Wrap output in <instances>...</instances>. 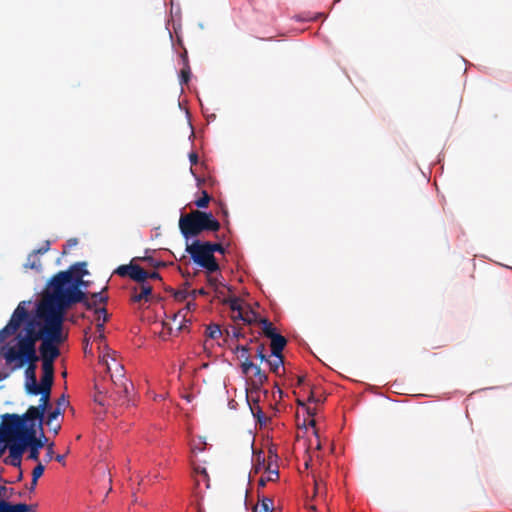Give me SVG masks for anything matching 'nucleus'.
<instances>
[{
    "instance_id": "nucleus-6",
    "label": "nucleus",
    "mask_w": 512,
    "mask_h": 512,
    "mask_svg": "<svg viewBox=\"0 0 512 512\" xmlns=\"http://www.w3.org/2000/svg\"><path fill=\"white\" fill-rule=\"evenodd\" d=\"M26 304L27 302L25 301L20 302L12 313L6 326L0 330V344L9 336L16 334L22 325H26V321H28L29 318V312L26 308Z\"/></svg>"
},
{
    "instance_id": "nucleus-46",
    "label": "nucleus",
    "mask_w": 512,
    "mask_h": 512,
    "mask_svg": "<svg viewBox=\"0 0 512 512\" xmlns=\"http://www.w3.org/2000/svg\"><path fill=\"white\" fill-rule=\"evenodd\" d=\"M50 248V242L47 241L46 245L40 249L34 250L32 253L35 255L46 253Z\"/></svg>"
},
{
    "instance_id": "nucleus-9",
    "label": "nucleus",
    "mask_w": 512,
    "mask_h": 512,
    "mask_svg": "<svg viewBox=\"0 0 512 512\" xmlns=\"http://www.w3.org/2000/svg\"><path fill=\"white\" fill-rule=\"evenodd\" d=\"M241 370L245 375H248L250 371H253L252 385L255 389H260V387L268 380L267 374L252 361L242 362Z\"/></svg>"
},
{
    "instance_id": "nucleus-18",
    "label": "nucleus",
    "mask_w": 512,
    "mask_h": 512,
    "mask_svg": "<svg viewBox=\"0 0 512 512\" xmlns=\"http://www.w3.org/2000/svg\"><path fill=\"white\" fill-rule=\"evenodd\" d=\"M86 262H77L73 265H71L67 270L64 272H69L70 280H75L81 275V277H84L88 274V271L85 269Z\"/></svg>"
},
{
    "instance_id": "nucleus-13",
    "label": "nucleus",
    "mask_w": 512,
    "mask_h": 512,
    "mask_svg": "<svg viewBox=\"0 0 512 512\" xmlns=\"http://www.w3.org/2000/svg\"><path fill=\"white\" fill-rule=\"evenodd\" d=\"M9 453L12 458V463L14 465H19L21 462L22 455L26 450L27 446L24 445L19 440L9 441Z\"/></svg>"
},
{
    "instance_id": "nucleus-34",
    "label": "nucleus",
    "mask_w": 512,
    "mask_h": 512,
    "mask_svg": "<svg viewBox=\"0 0 512 512\" xmlns=\"http://www.w3.org/2000/svg\"><path fill=\"white\" fill-rule=\"evenodd\" d=\"M44 470V465L38 461V464L34 467L32 471V478L34 479V481H38V479L43 475Z\"/></svg>"
},
{
    "instance_id": "nucleus-25",
    "label": "nucleus",
    "mask_w": 512,
    "mask_h": 512,
    "mask_svg": "<svg viewBox=\"0 0 512 512\" xmlns=\"http://www.w3.org/2000/svg\"><path fill=\"white\" fill-rule=\"evenodd\" d=\"M137 260H141V261L147 262V264L149 266L153 267V268H159V267H164L165 266L164 262L158 261V260L154 259L151 256L136 257V258H133L130 263H134Z\"/></svg>"
},
{
    "instance_id": "nucleus-38",
    "label": "nucleus",
    "mask_w": 512,
    "mask_h": 512,
    "mask_svg": "<svg viewBox=\"0 0 512 512\" xmlns=\"http://www.w3.org/2000/svg\"><path fill=\"white\" fill-rule=\"evenodd\" d=\"M256 355L257 357L261 360V361H266L267 360V355H266V347H265V344L261 343L258 345L257 349H256Z\"/></svg>"
},
{
    "instance_id": "nucleus-60",
    "label": "nucleus",
    "mask_w": 512,
    "mask_h": 512,
    "mask_svg": "<svg viewBox=\"0 0 512 512\" xmlns=\"http://www.w3.org/2000/svg\"><path fill=\"white\" fill-rule=\"evenodd\" d=\"M36 485H37V481H34V479L32 478L31 480V485H30V491H34L35 488H36Z\"/></svg>"
},
{
    "instance_id": "nucleus-41",
    "label": "nucleus",
    "mask_w": 512,
    "mask_h": 512,
    "mask_svg": "<svg viewBox=\"0 0 512 512\" xmlns=\"http://www.w3.org/2000/svg\"><path fill=\"white\" fill-rule=\"evenodd\" d=\"M189 295V292L186 291V290H181V291H177L175 294H174V297L176 300L178 301H184L187 299Z\"/></svg>"
},
{
    "instance_id": "nucleus-22",
    "label": "nucleus",
    "mask_w": 512,
    "mask_h": 512,
    "mask_svg": "<svg viewBox=\"0 0 512 512\" xmlns=\"http://www.w3.org/2000/svg\"><path fill=\"white\" fill-rule=\"evenodd\" d=\"M273 509V500L268 497H263L262 500L254 507L253 512H272Z\"/></svg>"
},
{
    "instance_id": "nucleus-64",
    "label": "nucleus",
    "mask_w": 512,
    "mask_h": 512,
    "mask_svg": "<svg viewBox=\"0 0 512 512\" xmlns=\"http://www.w3.org/2000/svg\"><path fill=\"white\" fill-rule=\"evenodd\" d=\"M309 509H311V510H316V507H315L314 505H310V506H309Z\"/></svg>"
},
{
    "instance_id": "nucleus-14",
    "label": "nucleus",
    "mask_w": 512,
    "mask_h": 512,
    "mask_svg": "<svg viewBox=\"0 0 512 512\" xmlns=\"http://www.w3.org/2000/svg\"><path fill=\"white\" fill-rule=\"evenodd\" d=\"M23 418L24 423L27 421H34L36 419L39 420V427L42 429V422L44 418V413L36 406H30L27 411L23 414V416H20ZM41 436L45 437L43 430H41Z\"/></svg>"
},
{
    "instance_id": "nucleus-26",
    "label": "nucleus",
    "mask_w": 512,
    "mask_h": 512,
    "mask_svg": "<svg viewBox=\"0 0 512 512\" xmlns=\"http://www.w3.org/2000/svg\"><path fill=\"white\" fill-rule=\"evenodd\" d=\"M191 70L189 66L188 58L185 56V66L180 71V83L187 84L190 80Z\"/></svg>"
},
{
    "instance_id": "nucleus-50",
    "label": "nucleus",
    "mask_w": 512,
    "mask_h": 512,
    "mask_svg": "<svg viewBox=\"0 0 512 512\" xmlns=\"http://www.w3.org/2000/svg\"><path fill=\"white\" fill-rule=\"evenodd\" d=\"M189 160L192 165H195L198 163V155L195 152H192L189 154Z\"/></svg>"
},
{
    "instance_id": "nucleus-61",
    "label": "nucleus",
    "mask_w": 512,
    "mask_h": 512,
    "mask_svg": "<svg viewBox=\"0 0 512 512\" xmlns=\"http://www.w3.org/2000/svg\"><path fill=\"white\" fill-rule=\"evenodd\" d=\"M185 56L188 58L186 50L184 51V53L181 54V58H182V61H183V66H185Z\"/></svg>"
},
{
    "instance_id": "nucleus-3",
    "label": "nucleus",
    "mask_w": 512,
    "mask_h": 512,
    "mask_svg": "<svg viewBox=\"0 0 512 512\" xmlns=\"http://www.w3.org/2000/svg\"><path fill=\"white\" fill-rule=\"evenodd\" d=\"M0 356L5 360L6 365L11 367L12 371L21 369L27 364L25 370L26 392L31 395H39L41 389L36 378V363L39 361V357L30 343H23L22 346L17 344L13 346L4 345L0 348Z\"/></svg>"
},
{
    "instance_id": "nucleus-62",
    "label": "nucleus",
    "mask_w": 512,
    "mask_h": 512,
    "mask_svg": "<svg viewBox=\"0 0 512 512\" xmlns=\"http://www.w3.org/2000/svg\"><path fill=\"white\" fill-rule=\"evenodd\" d=\"M307 412L309 415H314V412L310 408H307Z\"/></svg>"
},
{
    "instance_id": "nucleus-27",
    "label": "nucleus",
    "mask_w": 512,
    "mask_h": 512,
    "mask_svg": "<svg viewBox=\"0 0 512 512\" xmlns=\"http://www.w3.org/2000/svg\"><path fill=\"white\" fill-rule=\"evenodd\" d=\"M222 335L220 326L217 324H210L206 328V336L210 339H218Z\"/></svg>"
},
{
    "instance_id": "nucleus-49",
    "label": "nucleus",
    "mask_w": 512,
    "mask_h": 512,
    "mask_svg": "<svg viewBox=\"0 0 512 512\" xmlns=\"http://www.w3.org/2000/svg\"><path fill=\"white\" fill-rule=\"evenodd\" d=\"M96 331L98 333H101V337H104V323H103V321L102 322L98 321V323L96 324Z\"/></svg>"
},
{
    "instance_id": "nucleus-33",
    "label": "nucleus",
    "mask_w": 512,
    "mask_h": 512,
    "mask_svg": "<svg viewBox=\"0 0 512 512\" xmlns=\"http://www.w3.org/2000/svg\"><path fill=\"white\" fill-rule=\"evenodd\" d=\"M205 244L208 246V249L212 255H214V252H219L221 254L225 253V248L220 243H212L207 241Z\"/></svg>"
},
{
    "instance_id": "nucleus-21",
    "label": "nucleus",
    "mask_w": 512,
    "mask_h": 512,
    "mask_svg": "<svg viewBox=\"0 0 512 512\" xmlns=\"http://www.w3.org/2000/svg\"><path fill=\"white\" fill-rule=\"evenodd\" d=\"M44 442L41 440L34 441L33 443L28 444L27 448H29L28 458L38 462L39 461V451L43 448Z\"/></svg>"
},
{
    "instance_id": "nucleus-39",
    "label": "nucleus",
    "mask_w": 512,
    "mask_h": 512,
    "mask_svg": "<svg viewBox=\"0 0 512 512\" xmlns=\"http://www.w3.org/2000/svg\"><path fill=\"white\" fill-rule=\"evenodd\" d=\"M71 283H72V286L73 287L76 286L77 289H81V287H84V288L88 287V283L83 280V277H81V275H79V277L75 280L72 279Z\"/></svg>"
},
{
    "instance_id": "nucleus-20",
    "label": "nucleus",
    "mask_w": 512,
    "mask_h": 512,
    "mask_svg": "<svg viewBox=\"0 0 512 512\" xmlns=\"http://www.w3.org/2000/svg\"><path fill=\"white\" fill-rule=\"evenodd\" d=\"M266 362L268 363L270 370L276 375H279V370L284 365L283 354L277 356L271 355L269 358H267Z\"/></svg>"
},
{
    "instance_id": "nucleus-19",
    "label": "nucleus",
    "mask_w": 512,
    "mask_h": 512,
    "mask_svg": "<svg viewBox=\"0 0 512 512\" xmlns=\"http://www.w3.org/2000/svg\"><path fill=\"white\" fill-rule=\"evenodd\" d=\"M39 394L41 395L39 399V405L37 406L43 413L50 407V395L51 388L40 387Z\"/></svg>"
},
{
    "instance_id": "nucleus-30",
    "label": "nucleus",
    "mask_w": 512,
    "mask_h": 512,
    "mask_svg": "<svg viewBox=\"0 0 512 512\" xmlns=\"http://www.w3.org/2000/svg\"><path fill=\"white\" fill-rule=\"evenodd\" d=\"M211 200L210 195L207 193V191H202V196L195 201V205L198 208H206Z\"/></svg>"
},
{
    "instance_id": "nucleus-11",
    "label": "nucleus",
    "mask_w": 512,
    "mask_h": 512,
    "mask_svg": "<svg viewBox=\"0 0 512 512\" xmlns=\"http://www.w3.org/2000/svg\"><path fill=\"white\" fill-rule=\"evenodd\" d=\"M140 292H137V288H133L131 295V301L134 303H140L142 301L149 302L151 299L153 288L146 282L140 283Z\"/></svg>"
},
{
    "instance_id": "nucleus-55",
    "label": "nucleus",
    "mask_w": 512,
    "mask_h": 512,
    "mask_svg": "<svg viewBox=\"0 0 512 512\" xmlns=\"http://www.w3.org/2000/svg\"><path fill=\"white\" fill-rule=\"evenodd\" d=\"M195 307H196V304L194 302H188L186 305V310L190 311L192 309H195Z\"/></svg>"
},
{
    "instance_id": "nucleus-28",
    "label": "nucleus",
    "mask_w": 512,
    "mask_h": 512,
    "mask_svg": "<svg viewBox=\"0 0 512 512\" xmlns=\"http://www.w3.org/2000/svg\"><path fill=\"white\" fill-rule=\"evenodd\" d=\"M91 300H89L92 303V309L96 308V305L98 303L106 304L108 301V296L104 295L102 292H96L91 295Z\"/></svg>"
},
{
    "instance_id": "nucleus-42",
    "label": "nucleus",
    "mask_w": 512,
    "mask_h": 512,
    "mask_svg": "<svg viewBox=\"0 0 512 512\" xmlns=\"http://www.w3.org/2000/svg\"><path fill=\"white\" fill-rule=\"evenodd\" d=\"M53 446H54L53 443H51V444H49L47 446V453H46V456H45V461L46 462H49V461H51L54 458Z\"/></svg>"
},
{
    "instance_id": "nucleus-52",
    "label": "nucleus",
    "mask_w": 512,
    "mask_h": 512,
    "mask_svg": "<svg viewBox=\"0 0 512 512\" xmlns=\"http://www.w3.org/2000/svg\"><path fill=\"white\" fill-rule=\"evenodd\" d=\"M233 337L236 339L243 338L244 334L242 333L241 329H233Z\"/></svg>"
},
{
    "instance_id": "nucleus-32",
    "label": "nucleus",
    "mask_w": 512,
    "mask_h": 512,
    "mask_svg": "<svg viewBox=\"0 0 512 512\" xmlns=\"http://www.w3.org/2000/svg\"><path fill=\"white\" fill-rule=\"evenodd\" d=\"M235 351L240 353V357L243 359V362L251 361L249 358V347L247 345H237L235 347Z\"/></svg>"
},
{
    "instance_id": "nucleus-44",
    "label": "nucleus",
    "mask_w": 512,
    "mask_h": 512,
    "mask_svg": "<svg viewBox=\"0 0 512 512\" xmlns=\"http://www.w3.org/2000/svg\"><path fill=\"white\" fill-rule=\"evenodd\" d=\"M194 472H195V473H197V474H200L201 476H203V478H204L205 480H207V481L209 480V476H208V473H207V471H206V469H205V468L196 467V468L194 469Z\"/></svg>"
},
{
    "instance_id": "nucleus-56",
    "label": "nucleus",
    "mask_w": 512,
    "mask_h": 512,
    "mask_svg": "<svg viewBox=\"0 0 512 512\" xmlns=\"http://www.w3.org/2000/svg\"><path fill=\"white\" fill-rule=\"evenodd\" d=\"M54 458H55V460H56L57 462H59V463H64V458H65V456H64V455H60V454H58V455H56Z\"/></svg>"
},
{
    "instance_id": "nucleus-47",
    "label": "nucleus",
    "mask_w": 512,
    "mask_h": 512,
    "mask_svg": "<svg viewBox=\"0 0 512 512\" xmlns=\"http://www.w3.org/2000/svg\"><path fill=\"white\" fill-rule=\"evenodd\" d=\"M191 295H192L193 299H195V297L197 295H201V296L207 295V292L204 288H201V289L193 290L191 292Z\"/></svg>"
},
{
    "instance_id": "nucleus-17",
    "label": "nucleus",
    "mask_w": 512,
    "mask_h": 512,
    "mask_svg": "<svg viewBox=\"0 0 512 512\" xmlns=\"http://www.w3.org/2000/svg\"><path fill=\"white\" fill-rule=\"evenodd\" d=\"M269 339L271 340L270 347L272 356L282 354L284 348L287 345V339L279 333L275 334Z\"/></svg>"
},
{
    "instance_id": "nucleus-31",
    "label": "nucleus",
    "mask_w": 512,
    "mask_h": 512,
    "mask_svg": "<svg viewBox=\"0 0 512 512\" xmlns=\"http://www.w3.org/2000/svg\"><path fill=\"white\" fill-rule=\"evenodd\" d=\"M258 317V314L253 310L245 311L244 323L249 325L259 323L260 318Z\"/></svg>"
},
{
    "instance_id": "nucleus-45",
    "label": "nucleus",
    "mask_w": 512,
    "mask_h": 512,
    "mask_svg": "<svg viewBox=\"0 0 512 512\" xmlns=\"http://www.w3.org/2000/svg\"><path fill=\"white\" fill-rule=\"evenodd\" d=\"M268 469V472H269V476L267 478L268 481H274L276 479H278V470H271L270 467L267 468Z\"/></svg>"
},
{
    "instance_id": "nucleus-40",
    "label": "nucleus",
    "mask_w": 512,
    "mask_h": 512,
    "mask_svg": "<svg viewBox=\"0 0 512 512\" xmlns=\"http://www.w3.org/2000/svg\"><path fill=\"white\" fill-rule=\"evenodd\" d=\"M308 401L314 402V403H321L323 401V398L321 395H317L315 390L311 389L309 397H308Z\"/></svg>"
},
{
    "instance_id": "nucleus-1",
    "label": "nucleus",
    "mask_w": 512,
    "mask_h": 512,
    "mask_svg": "<svg viewBox=\"0 0 512 512\" xmlns=\"http://www.w3.org/2000/svg\"><path fill=\"white\" fill-rule=\"evenodd\" d=\"M77 303H83L86 309L92 310L86 293L72 286L69 272H58L48 282L33 317L63 324L67 310Z\"/></svg>"
},
{
    "instance_id": "nucleus-23",
    "label": "nucleus",
    "mask_w": 512,
    "mask_h": 512,
    "mask_svg": "<svg viewBox=\"0 0 512 512\" xmlns=\"http://www.w3.org/2000/svg\"><path fill=\"white\" fill-rule=\"evenodd\" d=\"M259 324L262 325V332L267 338H271L272 336L277 334L276 328L268 319L260 318Z\"/></svg>"
},
{
    "instance_id": "nucleus-15",
    "label": "nucleus",
    "mask_w": 512,
    "mask_h": 512,
    "mask_svg": "<svg viewBox=\"0 0 512 512\" xmlns=\"http://www.w3.org/2000/svg\"><path fill=\"white\" fill-rule=\"evenodd\" d=\"M69 402L65 398L64 395H62L56 402V407L54 410L48 413L46 424L48 426H51L54 422V420L61 414H63L64 409L66 406H68Z\"/></svg>"
},
{
    "instance_id": "nucleus-8",
    "label": "nucleus",
    "mask_w": 512,
    "mask_h": 512,
    "mask_svg": "<svg viewBox=\"0 0 512 512\" xmlns=\"http://www.w3.org/2000/svg\"><path fill=\"white\" fill-rule=\"evenodd\" d=\"M114 273L120 277H129L138 283L146 282L148 278L158 280L162 279L158 272H147L141 266L134 263L120 265L116 268Z\"/></svg>"
},
{
    "instance_id": "nucleus-53",
    "label": "nucleus",
    "mask_w": 512,
    "mask_h": 512,
    "mask_svg": "<svg viewBox=\"0 0 512 512\" xmlns=\"http://www.w3.org/2000/svg\"><path fill=\"white\" fill-rule=\"evenodd\" d=\"M120 388H121V390L117 391V393L123 394L124 396H126V394L128 393V387H127L126 383H121Z\"/></svg>"
},
{
    "instance_id": "nucleus-57",
    "label": "nucleus",
    "mask_w": 512,
    "mask_h": 512,
    "mask_svg": "<svg viewBox=\"0 0 512 512\" xmlns=\"http://www.w3.org/2000/svg\"><path fill=\"white\" fill-rule=\"evenodd\" d=\"M76 244H77V239H75V238L69 239V240L67 241V245H68V246H74V245H76Z\"/></svg>"
},
{
    "instance_id": "nucleus-16",
    "label": "nucleus",
    "mask_w": 512,
    "mask_h": 512,
    "mask_svg": "<svg viewBox=\"0 0 512 512\" xmlns=\"http://www.w3.org/2000/svg\"><path fill=\"white\" fill-rule=\"evenodd\" d=\"M43 375L40 387L52 388L54 381V364L42 363Z\"/></svg>"
},
{
    "instance_id": "nucleus-63",
    "label": "nucleus",
    "mask_w": 512,
    "mask_h": 512,
    "mask_svg": "<svg viewBox=\"0 0 512 512\" xmlns=\"http://www.w3.org/2000/svg\"><path fill=\"white\" fill-rule=\"evenodd\" d=\"M297 403H298V405H301V406H304V405H305V404H304V402H302V401H300V400H298V401H297Z\"/></svg>"
},
{
    "instance_id": "nucleus-51",
    "label": "nucleus",
    "mask_w": 512,
    "mask_h": 512,
    "mask_svg": "<svg viewBox=\"0 0 512 512\" xmlns=\"http://www.w3.org/2000/svg\"><path fill=\"white\" fill-rule=\"evenodd\" d=\"M236 312H237V314L233 317L234 320H242L244 322L245 312L243 311V309L236 311Z\"/></svg>"
},
{
    "instance_id": "nucleus-36",
    "label": "nucleus",
    "mask_w": 512,
    "mask_h": 512,
    "mask_svg": "<svg viewBox=\"0 0 512 512\" xmlns=\"http://www.w3.org/2000/svg\"><path fill=\"white\" fill-rule=\"evenodd\" d=\"M325 492H326V485H325V483H323L321 481L315 480L314 495L315 496L323 495Z\"/></svg>"
},
{
    "instance_id": "nucleus-43",
    "label": "nucleus",
    "mask_w": 512,
    "mask_h": 512,
    "mask_svg": "<svg viewBox=\"0 0 512 512\" xmlns=\"http://www.w3.org/2000/svg\"><path fill=\"white\" fill-rule=\"evenodd\" d=\"M207 282L211 287L217 288L219 281L216 277L211 276V274H208L207 276Z\"/></svg>"
},
{
    "instance_id": "nucleus-54",
    "label": "nucleus",
    "mask_w": 512,
    "mask_h": 512,
    "mask_svg": "<svg viewBox=\"0 0 512 512\" xmlns=\"http://www.w3.org/2000/svg\"><path fill=\"white\" fill-rule=\"evenodd\" d=\"M50 427H52L54 434H58L59 430L61 429L60 424H57V425L52 424Z\"/></svg>"
},
{
    "instance_id": "nucleus-12",
    "label": "nucleus",
    "mask_w": 512,
    "mask_h": 512,
    "mask_svg": "<svg viewBox=\"0 0 512 512\" xmlns=\"http://www.w3.org/2000/svg\"><path fill=\"white\" fill-rule=\"evenodd\" d=\"M17 440L28 446V444L33 443L34 441H39L41 438L36 437V429L34 423H31L29 426H27L26 423H23Z\"/></svg>"
},
{
    "instance_id": "nucleus-4",
    "label": "nucleus",
    "mask_w": 512,
    "mask_h": 512,
    "mask_svg": "<svg viewBox=\"0 0 512 512\" xmlns=\"http://www.w3.org/2000/svg\"><path fill=\"white\" fill-rule=\"evenodd\" d=\"M220 227V222L214 218L212 213L200 210L183 214L179 219V229L185 239L197 237L204 231L216 232Z\"/></svg>"
},
{
    "instance_id": "nucleus-48",
    "label": "nucleus",
    "mask_w": 512,
    "mask_h": 512,
    "mask_svg": "<svg viewBox=\"0 0 512 512\" xmlns=\"http://www.w3.org/2000/svg\"><path fill=\"white\" fill-rule=\"evenodd\" d=\"M95 401L101 405V406H104L107 404L106 400H105V397L101 395V392L99 393V395H96L95 396Z\"/></svg>"
},
{
    "instance_id": "nucleus-24",
    "label": "nucleus",
    "mask_w": 512,
    "mask_h": 512,
    "mask_svg": "<svg viewBox=\"0 0 512 512\" xmlns=\"http://www.w3.org/2000/svg\"><path fill=\"white\" fill-rule=\"evenodd\" d=\"M24 268L40 271L41 270V261L38 258V256L33 253L29 254L27 257V261L24 264Z\"/></svg>"
},
{
    "instance_id": "nucleus-59",
    "label": "nucleus",
    "mask_w": 512,
    "mask_h": 512,
    "mask_svg": "<svg viewBox=\"0 0 512 512\" xmlns=\"http://www.w3.org/2000/svg\"><path fill=\"white\" fill-rule=\"evenodd\" d=\"M266 481H268V480L264 479V478H260L258 481V486L264 487L266 485Z\"/></svg>"
},
{
    "instance_id": "nucleus-35",
    "label": "nucleus",
    "mask_w": 512,
    "mask_h": 512,
    "mask_svg": "<svg viewBox=\"0 0 512 512\" xmlns=\"http://www.w3.org/2000/svg\"><path fill=\"white\" fill-rule=\"evenodd\" d=\"M226 303L229 304L230 309L233 312H236V311H239L242 309L241 300L239 298H232V299L226 301Z\"/></svg>"
},
{
    "instance_id": "nucleus-29",
    "label": "nucleus",
    "mask_w": 512,
    "mask_h": 512,
    "mask_svg": "<svg viewBox=\"0 0 512 512\" xmlns=\"http://www.w3.org/2000/svg\"><path fill=\"white\" fill-rule=\"evenodd\" d=\"M250 409L252 411L253 416L256 417L260 423L266 420V417L262 412V409L258 405V401H255L253 405L250 404Z\"/></svg>"
},
{
    "instance_id": "nucleus-7",
    "label": "nucleus",
    "mask_w": 512,
    "mask_h": 512,
    "mask_svg": "<svg viewBox=\"0 0 512 512\" xmlns=\"http://www.w3.org/2000/svg\"><path fill=\"white\" fill-rule=\"evenodd\" d=\"M23 418L17 414H5L0 423V441L17 440L23 426Z\"/></svg>"
},
{
    "instance_id": "nucleus-10",
    "label": "nucleus",
    "mask_w": 512,
    "mask_h": 512,
    "mask_svg": "<svg viewBox=\"0 0 512 512\" xmlns=\"http://www.w3.org/2000/svg\"><path fill=\"white\" fill-rule=\"evenodd\" d=\"M34 505L26 503H12L10 501L0 499V512H36Z\"/></svg>"
},
{
    "instance_id": "nucleus-5",
    "label": "nucleus",
    "mask_w": 512,
    "mask_h": 512,
    "mask_svg": "<svg viewBox=\"0 0 512 512\" xmlns=\"http://www.w3.org/2000/svg\"><path fill=\"white\" fill-rule=\"evenodd\" d=\"M186 252L190 255L192 261L212 274L220 270V266L214 255L211 254L205 242L195 240L186 246Z\"/></svg>"
},
{
    "instance_id": "nucleus-37",
    "label": "nucleus",
    "mask_w": 512,
    "mask_h": 512,
    "mask_svg": "<svg viewBox=\"0 0 512 512\" xmlns=\"http://www.w3.org/2000/svg\"><path fill=\"white\" fill-rule=\"evenodd\" d=\"M95 314L97 315V320L100 321L102 318L103 323H105L108 320V314L106 308H93Z\"/></svg>"
},
{
    "instance_id": "nucleus-2",
    "label": "nucleus",
    "mask_w": 512,
    "mask_h": 512,
    "mask_svg": "<svg viewBox=\"0 0 512 512\" xmlns=\"http://www.w3.org/2000/svg\"><path fill=\"white\" fill-rule=\"evenodd\" d=\"M16 340L18 346L29 342L30 346L36 351V343L41 340L39 352L42 363L54 364L55 359L60 355L58 346L65 340L63 324L54 320L51 321L32 317L29 314L23 333H19Z\"/></svg>"
},
{
    "instance_id": "nucleus-58",
    "label": "nucleus",
    "mask_w": 512,
    "mask_h": 512,
    "mask_svg": "<svg viewBox=\"0 0 512 512\" xmlns=\"http://www.w3.org/2000/svg\"><path fill=\"white\" fill-rule=\"evenodd\" d=\"M304 380H305L304 376H298V378H297V385L298 386L303 385L304 384Z\"/></svg>"
}]
</instances>
